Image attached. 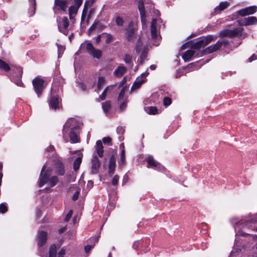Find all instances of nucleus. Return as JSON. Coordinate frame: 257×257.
Returning a JSON list of instances; mask_svg holds the SVG:
<instances>
[{
    "instance_id": "2f4dec72",
    "label": "nucleus",
    "mask_w": 257,
    "mask_h": 257,
    "mask_svg": "<svg viewBox=\"0 0 257 257\" xmlns=\"http://www.w3.org/2000/svg\"><path fill=\"white\" fill-rule=\"evenodd\" d=\"M102 107L103 111L105 113H107L109 111V109L110 107V103L109 101H105L102 103Z\"/></svg>"
},
{
    "instance_id": "aec40b11",
    "label": "nucleus",
    "mask_w": 257,
    "mask_h": 257,
    "mask_svg": "<svg viewBox=\"0 0 257 257\" xmlns=\"http://www.w3.org/2000/svg\"><path fill=\"white\" fill-rule=\"evenodd\" d=\"M108 167L109 173L110 175L113 174L115 167V160L113 156H111L110 158Z\"/></svg>"
},
{
    "instance_id": "a211bd4d",
    "label": "nucleus",
    "mask_w": 257,
    "mask_h": 257,
    "mask_svg": "<svg viewBox=\"0 0 257 257\" xmlns=\"http://www.w3.org/2000/svg\"><path fill=\"white\" fill-rule=\"evenodd\" d=\"M126 71V69L125 67L119 66L114 70L113 74L116 77H120L122 76Z\"/></svg>"
},
{
    "instance_id": "e433bc0d",
    "label": "nucleus",
    "mask_w": 257,
    "mask_h": 257,
    "mask_svg": "<svg viewBox=\"0 0 257 257\" xmlns=\"http://www.w3.org/2000/svg\"><path fill=\"white\" fill-rule=\"evenodd\" d=\"M125 91H126V88L124 87L122 88V89L121 90L120 92L119 93V95H118V100L119 101H121V100H122L123 101L124 100L123 97H124Z\"/></svg>"
},
{
    "instance_id": "393cba45",
    "label": "nucleus",
    "mask_w": 257,
    "mask_h": 257,
    "mask_svg": "<svg viewBox=\"0 0 257 257\" xmlns=\"http://www.w3.org/2000/svg\"><path fill=\"white\" fill-rule=\"evenodd\" d=\"M247 25H253L257 24V18L251 16L246 18Z\"/></svg>"
},
{
    "instance_id": "4468645a",
    "label": "nucleus",
    "mask_w": 257,
    "mask_h": 257,
    "mask_svg": "<svg viewBox=\"0 0 257 257\" xmlns=\"http://www.w3.org/2000/svg\"><path fill=\"white\" fill-rule=\"evenodd\" d=\"M93 158L92 160V166H91V170L93 174L96 173L100 167V163L99 159L97 158L96 156H95V154H94Z\"/></svg>"
},
{
    "instance_id": "dca6fc26",
    "label": "nucleus",
    "mask_w": 257,
    "mask_h": 257,
    "mask_svg": "<svg viewBox=\"0 0 257 257\" xmlns=\"http://www.w3.org/2000/svg\"><path fill=\"white\" fill-rule=\"evenodd\" d=\"M95 153L99 157H102L103 155V147L101 140H98L96 143Z\"/></svg>"
},
{
    "instance_id": "774afa93",
    "label": "nucleus",
    "mask_w": 257,
    "mask_h": 257,
    "mask_svg": "<svg viewBox=\"0 0 257 257\" xmlns=\"http://www.w3.org/2000/svg\"><path fill=\"white\" fill-rule=\"evenodd\" d=\"M154 44L157 46L158 45V44L157 43H155V42L154 43Z\"/></svg>"
},
{
    "instance_id": "4d7b16f0",
    "label": "nucleus",
    "mask_w": 257,
    "mask_h": 257,
    "mask_svg": "<svg viewBox=\"0 0 257 257\" xmlns=\"http://www.w3.org/2000/svg\"><path fill=\"white\" fill-rule=\"evenodd\" d=\"M79 194V191H76L73 196V199L76 200L78 199Z\"/></svg>"
},
{
    "instance_id": "4c0bfd02",
    "label": "nucleus",
    "mask_w": 257,
    "mask_h": 257,
    "mask_svg": "<svg viewBox=\"0 0 257 257\" xmlns=\"http://www.w3.org/2000/svg\"><path fill=\"white\" fill-rule=\"evenodd\" d=\"M172 100L168 97H165L163 99V104L165 106H168L171 104Z\"/></svg>"
},
{
    "instance_id": "13d9d810",
    "label": "nucleus",
    "mask_w": 257,
    "mask_h": 257,
    "mask_svg": "<svg viewBox=\"0 0 257 257\" xmlns=\"http://www.w3.org/2000/svg\"><path fill=\"white\" fill-rule=\"evenodd\" d=\"M92 247H93L92 245H88L86 246L85 248L86 252H88L91 249V248Z\"/></svg>"
},
{
    "instance_id": "5701e85b",
    "label": "nucleus",
    "mask_w": 257,
    "mask_h": 257,
    "mask_svg": "<svg viewBox=\"0 0 257 257\" xmlns=\"http://www.w3.org/2000/svg\"><path fill=\"white\" fill-rule=\"evenodd\" d=\"M206 45L204 44L203 41H202V39L197 42L193 44L191 48L192 49L199 50L202 47H205Z\"/></svg>"
},
{
    "instance_id": "bb28decb",
    "label": "nucleus",
    "mask_w": 257,
    "mask_h": 257,
    "mask_svg": "<svg viewBox=\"0 0 257 257\" xmlns=\"http://www.w3.org/2000/svg\"><path fill=\"white\" fill-rule=\"evenodd\" d=\"M125 163V151L124 150H121L120 152V158L119 161V165L120 166H123Z\"/></svg>"
},
{
    "instance_id": "4be33fe9",
    "label": "nucleus",
    "mask_w": 257,
    "mask_h": 257,
    "mask_svg": "<svg viewBox=\"0 0 257 257\" xmlns=\"http://www.w3.org/2000/svg\"><path fill=\"white\" fill-rule=\"evenodd\" d=\"M56 173L59 175H63L64 174V169L63 164L58 162L55 167Z\"/></svg>"
},
{
    "instance_id": "0eeeda50",
    "label": "nucleus",
    "mask_w": 257,
    "mask_h": 257,
    "mask_svg": "<svg viewBox=\"0 0 257 257\" xmlns=\"http://www.w3.org/2000/svg\"><path fill=\"white\" fill-rule=\"evenodd\" d=\"M69 22L67 17L63 18L61 22L58 24V29L60 32L65 35H67L68 32Z\"/></svg>"
},
{
    "instance_id": "ddd939ff",
    "label": "nucleus",
    "mask_w": 257,
    "mask_h": 257,
    "mask_svg": "<svg viewBox=\"0 0 257 257\" xmlns=\"http://www.w3.org/2000/svg\"><path fill=\"white\" fill-rule=\"evenodd\" d=\"M65 251L62 248L58 253V257H64ZM57 253V247L55 244L52 245L49 249V257H56Z\"/></svg>"
},
{
    "instance_id": "9b49d317",
    "label": "nucleus",
    "mask_w": 257,
    "mask_h": 257,
    "mask_svg": "<svg viewBox=\"0 0 257 257\" xmlns=\"http://www.w3.org/2000/svg\"><path fill=\"white\" fill-rule=\"evenodd\" d=\"M45 166H43L39 179V186L40 187H42L45 183L49 181V178L51 175V172L47 170L45 173L42 176V172L44 171Z\"/></svg>"
},
{
    "instance_id": "473e14b6",
    "label": "nucleus",
    "mask_w": 257,
    "mask_h": 257,
    "mask_svg": "<svg viewBox=\"0 0 257 257\" xmlns=\"http://www.w3.org/2000/svg\"><path fill=\"white\" fill-rule=\"evenodd\" d=\"M105 79L103 77H99L98 80L97 88L99 90L102 88L105 84Z\"/></svg>"
},
{
    "instance_id": "a878e982",
    "label": "nucleus",
    "mask_w": 257,
    "mask_h": 257,
    "mask_svg": "<svg viewBox=\"0 0 257 257\" xmlns=\"http://www.w3.org/2000/svg\"><path fill=\"white\" fill-rule=\"evenodd\" d=\"M214 38V37L212 35H208L206 37L203 38L202 40L203 41L204 44L206 46L213 40Z\"/></svg>"
},
{
    "instance_id": "49530a36",
    "label": "nucleus",
    "mask_w": 257,
    "mask_h": 257,
    "mask_svg": "<svg viewBox=\"0 0 257 257\" xmlns=\"http://www.w3.org/2000/svg\"><path fill=\"white\" fill-rule=\"evenodd\" d=\"M119 177L117 175H115L112 180V184L113 185H116L118 181Z\"/></svg>"
},
{
    "instance_id": "423d86ee",
    "label": "nucleus",
    "mask_w": 257,
    "mask_h": 257,
    "mask_svg": "<svg viewBox=\"0 0 257 257\" xmlns=\"http://www.w3.org/2000/svg\"><path fill=\"white\" fill-rule=\"evenodd\" d=\"M149 74V72L146 71L142 74L140 77H138L134 83L132 88V90H136L139 88L146 81V77Z\"/></svg>"
},
{
    "instance_id": "c756f323",
    "label": "nucleus",
    "mask_w": 257,
    "mask_h": 257,
    "mask_svg": "<svg viewBox=\"0 0 257 257\" xmlns=\"http://www.w3.org/2000/svg\"><path fill=\"white\" fill-rule=\"evenodd\" d=\"M229 5V3L227 2H221L219 5L215 9L216 11L219 10V11H222L226 9Z\"/></svg>"
},
{
    "instance_id": "6e6d98bb",
    "label": "nucleus",
    "mask_w": 257,
    "mask_h": 257,
    "mask_svg": "<svg viewBox=\"0 0 257 257\" xmlns=\"http://www.w3.org/2000/svg\"><path fill=\"white\" fill-rule=\"evenodd\" d=\"M256 59H257V56L255 54H253L249 58L248 61L251 62Z\"/></svg>"
},
{
    "instance_id": "f704fd0d",
    "label": "nucleus",
    "mask_w": 257,
    "mask_h": 257,
    "mask_svg": "<svg viewBox=\"0 0 257 257\" xmlns=\"http://www.w3.org/2000/svg\"><path fill=\"white\" fill-rule=\"evenodd\" d=\"M140 15H141V21H142L143 27V28L146 27H147V25H146L147 20H146V15H145V12L143 13V14H140Z\"/></svg>"
},
{
    "instance_id": "39448f33",
    "label": "nucleus",
    "mask_w": 257,
    "mask_h": 257,
    "mask_svg": "<svg viewBox=\"0 0 257 257\" xmlns=\"http://www.w3.org/2000/svg\"><path fill=\"white\" fill-rule=\"evenodd\" d=\"M136 50L137 53H141L140 58L138 61L140 63L142 64L147 56L148 48L143 45L141 40H138L136 46Z\"/></svg>"
},
{
    "instance_id": "58836bf2",
    "label": "nucleus",
    "mask_w": 257,
    "mask_h": 257,
    "mask_svg": "<svg viewBox=\"0 0 257 257\" xmlns=\"http://www.w3.org/2000/svg\"><path fill=\"white\" fill-rule=\"evenodd\" d=\"M8 210L7 206L5 203L0 204V212L2 213H6Z\"/></svg>"
},
{
    "instance_id": "79ce46f5",
    "label": "nucleus",
    "mask_w": 257,
    "mask_h": 257,
    "mask_svg": "<svg viewBox=\"0 0 257 257\" xmlns=\"http://www.w3.org/2000/svg\"><path fill=\"white\" fill-rule=\"evenodd\" d=\"M132 59V57L131 55L128 54H126L125 55L124 58V61L126 63L129 64L131 62Z\"/></svg>"
},
{
    "instance_id": "72a5a7b5",
    "label": "nucleus",
    "mask_w": 257,
    "mask_h": 257,
    "mask_svg": "<svg viewBox=\"0 0 257 257\" xmlns=\"http://www.w3.org/2000/svg\"><path fill=\"white\" fill-rule=\"evenodd\" d=\"M0 69H2L5 71H8L10 70V68L8 64L0 60Z\"/></svg>"
},
{
    "instance_id": "c9c22d12",
    "label": "nucleus",
    "mask_w": 257,
    "mask_h": 257,
    "mask_svg": "<svg viewBox=\"0 0 257 257\" xmlns=\"http://www.w3.org/2000/svg\"><path fill=\"white\" fill-rule=\"evenodd\" d=\"M138 8L140 14H143L145 12L144 2L142 1H140L138 3Z\"/></svg>"
},
{
    "instance_id": "6e6552de",
    "label": "nucleus",
    "mask_w": 257,
    "mask_h": 257,
    "mask_svg": "<svg viewBox=\"0 0 257 257\" xmlns=\"http://www.w3.org/2000/svg\"><path fill=\"white\" fill-rule=\"evenodd\" d=\"M257 11V7L255 6L246 7L237 11V14L242 17L252 15Z\"/></svg>"
},
{
    "instance_id": "b1692460",
    "label": "nucleus",
    "mask_w": 257,
    "mask_h": 257,
    "mask_svg": "<svg viewBox=\"0 0 257 257\" xmlns=\"http://www.w3.org/2000/svg\"><path fill=\"white\" fill-rule=\"evenodd\" d=\"M147 161L150 167H157L159 165V163L156 162L151 156L148 157L147 159Z\"/></svg>"
},
{
    "instance_id": "2eb2a0df",
    "label": "nucleus",
    "mask_w": 257,
    "mask_h": 257,
    "mask_svg": "<svg viewBox=\"0 0 257 257\" xmlns=\"http://www.w3.org/2000/svg\"><path fill=\"white\" fill-rule=\"evenodd\" d=\"M47 234L45 231H41L39 232L38 236V244L39 246L43 245L46 242Z\"/></svg>"
},
{
    "instance_id": "e2e57ef3",
    "label": "nucleus",
    "mask_w": 257,
    "mask_h": 257,
    "mask_svg": "<svg viewBox=\"0 0 257 257\" xmlns=\"http://www.w3.org/2000/svg\"><path fill=\"white\" fill-rule=\"evenodd\" d=\"M120 148L121 149V150H124V147L123 143H122L120 145Z\"/></svg>"
},
{
    "instance_id": "37998d69",
    "label": "nucleus",
    "mask_w": 257,
    "mask_h": 257,
    "mask_svg": "<svg viewBox=\"0 0 257 257\" xmlns=\"http://www.w3.org/2000/svg\"><path fill=\"white\" fill-rule=\"evenodd\" d=\"M69 16H70V18L71 19L72 18V14H76L77 13V10L73 7H71L69 9Z\"/></svg>"
},
{
    "instance_id": "cd10ccee",
    "label": "nucleus",
    "mask_w": 257,
    "mask_h": 257,
    "mask_svg": "<svg viewBox=\"0 0 257 257\" xmlns=\"http://www.w3.org/2000/svg\"><path fill=\"white\" fill-rule=\"evenodd\" d=\"M81 163V158L80 157H77L74 161L73 164V168L75 171L78 170L80 165Z\"/></svg>"
},
{
    "instance_id": "864d4df0",
    "label": "nucleus",
    "mask_w": 257,
    "mask_h": 257,
    "mask_svg": "<svg viewBox=\"0 0 257 257\" xmlns=\"http://www.w3.org/2000/svg\"><path fill=\"white\" fill-rule=\"evenodd\" d=\"M117 132L120 135H122L124 132V129L122 127H117Z\"/></svg>"
},
{
    "instance_id": "603ef678",
    "label": "nucleus",
    "mask_w": 257,
    "mask_h": 257,
    "mask_svg": "<svg viewBox=\"0 0 257 257\" xmlns=\"http://www.w3.org/2000/svg\"><path fill=\"white\" fill-rule=\"evenodd\" d=\"M82 0H74V4L76 7L79 8L82 4Z\"/></svg>"
},
{
    "instance_id": "c85d7f7f",
    "label": "nucleus",
    "mask_w": 257,
    "mask_h": 257,
    "mask_svg": "<svg viewBox=\"0 0 257 257\" xmlns=\"http://www.w3.org/2000/svg\"><path fill=\"white\" fill-rule=\"evenodd\" d=\"M58 182V178L57 176L52 177L48 181V184L51 187L55 186Z\"/></svg>"
},
{
    "instance_id": "ea45409f",
    "label": "nucleus",
    "mask_w": 257,
    "mask_h": 257,
    "mask_svg": "<svg viewBox=\"0 0 257 257\" xmlns=\"http://www.w3.org/2000/svg\"><path fill=\"white\" fill-rule=\"evenodd\" d=\"M237 23L240 26H248L246 18L237 20Z\"/></svg>"
},
{
    "instance_id": "680f3d73",
    "label": "nucleus",
    "mask_w": 257,
    "mask_h": 257,
    "mask_svg": "<svg viewBox=\"0 0 257 257\" xmlns=\"http://www.w3.org/2000/svg\"><path fill=\"white\" fill-rule=\"evenodd\" d=\"M17 84L18 85V86H22L23 85V83L21 81H20L19 82H18L17 83Z\"/></svg>"
},
{
    "instance_id": "0e129e2a",
    "label": "nucleus",
    "mask_w": 257,
    "mask_h": 257,
    "mask_svg": "<svg viewBox=\"0 0 257 257\" xmlns=\"http://www.w3.org/2000/svg\"><path fill=\"white\" fill-rule=\"evenodd\" d=\"M118 139H119V140H120V141H121V140H122L123 139V138H122V136H119Z\"/></svg>"
},
{
    "instance_id": "09e8293b",
    "label": "nucleus",
    "mask_w": 257,
    "mask_h": 257,
    "mask_svg": "<svg viewBox=\"0 0 257 257\" xmlns=\"http://www.w3.org/2000/svg\"><path fill=\"white\" fill-rule=\"evenodd\" d=\"M113 40V36L111 34H107L106 36V38L105 40V42L106 43H109L111 42Z\"/></svg>"
},
{
    "instance_id": "69168bd1",
    "label": "nucleus",
    "mask_w": 257,
    "mask_h": 257,
    "mask_svg": "<svg viewBox=\"0 0 257 257\" xmlns=\"http://www.w3.org/2000/svg\"><path fill=\"white\" fill-rule=\"evenodd\" d=\"M222 42V44L224 43L225 45H227L228 43V41H224V42Z\"/></svg>"
},
{
    "instance_id": "de8ad7c7",
    "label": "nucleus",
    "mask_w": 257,
    "mask_h": 257,
    "mask_svg": "<svg viewBox=\"0 0 257 257\" xmlns=\"http://www.w3.org/2000/svg\"><path fill=\"white\" fill-rule=\"evenodd\" d=\"M149 113L150 114H156L157 111V108L154 107H149Z\"/></svg>"
},
{
    "instance_id": "052dcab7",
    "label": "nucleus",
    "mask_w": 257,
    "mask_h": 257,
    "mask_svg": "<svg viewBox=\"0 0 257 257\" xmlns=\"http://www.w3.org/2000/svg\"><path fill=\"white\" fill-rule=\"evenodd\" d=\"M150 68L151 70H154L156 68V66L155 65H152L150 66Z\"/></svg>"
},
{
    "instance_id": "a19ab883",
    "label": "nucleus",
    "mask_w": 257,
    "mask_h": 257,
    "mask_svg": "<svg viewBox=\"0 0 257 257\" xmlns=\"http://www.w3.org/2000/svg\"><path fill=\"white\" fill-rule=\"evenodd\" d=\"M108 88H109V86L106 87L103 90L101 95H100L99 97L101 100H104L105 99L107 91Z\"/></svg>"
},
{
    "instance_id": "8fccbe9b",
    "label": "nucleus",
    "mask_w": 257,
    "mask_h": 257,
    "mask_svg": "<svg viewBox=\"0 0 257 257\" xmlns=\"http://www.w3.org/2000/svg\"><path fill=\"white\" fill-rule=\"evenodd\" d=\"M72 214H73L72 211V210H70L69 211V212L68 213V214L66 215V216L65 217V220L66 221H68L70 219V218L71 217V216L72 215Z\"/></svg>"
},
{
    "instance_id": "6ab92c4d",
    "label": "nucleus",
    "mask_w": 257,
    "mask_h": 257,
    "mask_svg": "<svg viewBox=\"0 0 257 257\" xmlns=\"http://www.w3.org/2000/svg\"><path fill=\"white\" fill-rule=\"evenodd\" d=\"M257 222V219L255 215H249L246 217L244 220L245 225L249 226L251 223H254Z\"/></svg>"
},
{
    "instance_id": "bf43d9fd",
    "label": "nucleus",
    "mask_w": 257,
    "mask_h": 257,
    "mask_svg": "<svg viewBox=\"0 0 257 257\" xmlns=\"http://www.w3.org/2000/svg\"><path fill=\"white\" fill-rule=\"evenodd\" d=\"M100 40H101V37L99 35L97 36L96 39V43H99L100 42Z\"/></svg>"
},
{
    "instance_id": "7c9ffc66",
    "label": "nucleus",
    "mask_w": 257,
    "mask_h": 257,
    "mask_svg": "<svg viewBox=\"0 0 257 257\" xmlns=\"http://www.w3.org/2000/svg\"><path fill=\"white\" fill-rule=\"evenodd\" d=\"M134 33L132 29L127 30L126 32V37L128 41H132L134 38Z\"/></svg>"
},
{
    "instance_id": "338daca9",
    "label": "nucleus",
    "mask_w": 257,
    "mask_h": 257,
    "mask_svg": "<svg viewBox=\"0 0 257 257\" xmlns=\"http://www.w3.org/2000/svg\"><path fill=\"white\" fill-rule=\"evenodd\" d=\"M108 257H112L111 253H109Z\"/></svg>"
},
{
    "instance_id": "f8f14e48",
    "label": "nucleus",
    "mask_w": 257,
    "mask_h": 257,
    "mask_svg": "<svg viewBox=\"0 0 257 257\" xmlns=\"http://www.w3.org/2000/svg\"><path fill=\"white\" fill-rule=\"evenodd\" d=\"M222 45V41H218L215 44L212 45L206 48L203 53L204 54L212 53L219 50Z\"/></svg>"
},
{
    "instance_id": "1a4fd4ad",
    "label": "nucleus",
    "mask_w": 257,
    "mask_h": 257,
    "mask_svg": "<svg viewBox=\"0 0 257 257\" xmlns=\"http://www.w3.org/2000/svg\"><path fill=\"white\" fill-rule=\"evenodd\" d=\"M151 33L152 39L154 40H159L160 39V35L157 28V20L153 19L152 20L151 25Z\"/></svg>"
},
{
    "instance_id": "5fc2aeb1",
    "label": "nucleus",
    "mask_w": 257,
    "mask_h": 257,
    "mask_svg": "<svg viewBox=\"0 0 257 257\" xmlns=\"http://www.w3.org/2000/svg\"><path fill=\"white\" fill-rule=\"evenodd\" d=\"M125 106H126V102H124V101H123L122 102L120 103V109L121 110H124V109L125 108Z\"/></svg>"
},
{
    "instance_id": "7ed1b4c3",
    "label": "nucleus",
    "mask_w": 257,
    "mask_h": 257,
    "mask_svg": "<svg viewBox=\"0 0 257 257\" xmlns=\"http://www.w3.org/2000/svg\"><path fill=\"white\" fill-rule=\"evenodd\" d=\"M81 47L85 49L87 53L94 58L100 59L102 56V51L94 48L92 44L88 42L85 41L82 44Z\"/></svg>"
},
{
    "instance_id": "f03ea898",
    "label": "nucleus",
    "mask_w": 257,
    "mask_h": 257,
    "mask_svg": "<svg viewBox=\"0 0 257 257\" xmlns=\"http://www.w3.org/2000/svg\"><path fill=\"white\" fill-rule=\"evenodd\" d=\"M243 30V28L241 27L236 28L233 30L225 29L220 32L219 36L222 37H226L230 38L239 37L242 36Z\"/></svg>"
},
{
    "instance_id": "f3484780",
    "label": "nucleus",
    "mask_w": 257,
    "mask_h": 257,
    "mask_svg": "<svg viewBox=\"0 0 257 257\" xmlns=\"http://www.w3.org/2000/svg\"><path fill=\"white\" fill-rule=\"evenodd\" d=\"M49 106L51 108L56 110L59 108V99L58 97H53L49 101Z\"/></svg>"
},
{
    "instance_id": "c03bdc74",
    "label": "nucleus",
    "mask_w": 257,
    "mask_h": 257,
    "mask_svg": "<svg viewBox=\"0 0 257 257\" xmlns=\"http://www.w3.org/2000/svg\"><path fill=\"white\" fill-rule=\"evenodd\" d=\"M102 141L104 144H107L109 145H111V139L110 137H104L103 138Z\"/></svg>"
},
{
    "instance_id": "f257e3e1",
    "label": "nucleus",
    "mask_w": 257,
    "mask_h": 257,
    "mask_svg": "<svg viewBox=\"0 0 257 257\" xmlns=\"http://www.w3.org/2000/svg\"><path fill=\"white\" fill-rule=\"evenodd\" d=\"M76 120L74 118H69L64 124V128L72 127L70 133L71 141L73 143L79 142L78 135L79 134V126H75Z\"/></svg>"
},
{
    "instance_id": "3c124183",
    "label": "nucleus",
    "mask_w": 257,
    "mask_h": 257,
    "mask_svg": "<svg viewBox=\"0 0 257 257\" xmlns=\"http://www.w3.org/2000/svg\"><path fill=\"white\" fill-rule=\"evenodd\" d=\"M3 167V163L0 162V186L1 185V184H2V179L3 177V173L2 172Z\"/></svg>"
},
{
    "instance_id": "20e7f679",
    "label": "nucleus",
    "mask_w": 257,
    "mask_h": 257,
    "mask_svg": "<svg viewBox=\"0 0 257 257\" xmlns=\"http://www.w3.org/2000/svg\"><path fill=\"white\" fill-rule=\"evenodd\" d=\"M32 83L35 92L38 96H40L46 85L44 80L40 77H37L33 80Z\"/></svg>"
},
{
    "instance_id": "a18cd8bd",
    "label": "nucleus",
    "mask_w": 257,
    "mask_h": 257,
    "mask_svg": "<svg viewBox=\"0 0 257 257\" xmlns=\"http://www.w3.org/2000/svg\"><path fill=\"white\" fill-rule=\"evenodd\" d=\"M115 21H116V24L118 26H121L123 25V19L119 17H118L116 18Z\"/></svg>"
},
{
    "instance_id": "412c9836",
    "label": "nucleus",
    "mask_w": 257,
    "mask_h": 257,
    "mask_svg": "<svg viewBox=\"0 0 257 257\" xmlns=\"http://www.w3.org/2000/svg\"><path fill=\"white\" fill-rule=\"evenodd\" d=\"M195 54V51L192 50H187L182 56L185 61H189Z\"/></svg>"
},
{
    "instance_id": "9d476101",
    "label": "nucleus",
    "mask_w": 257,
    "mask_h": 257,
    "mask_svg": "<svg viewBox=\"0 0 257 257\" xmlns=\"http://www.w3.org/2000/svg\"><path fill=\"white\" fill-rule=\"evenodd\" d=\"M67 8L66 3L62 0H55L53 10L55 13H58L60 11H65Z\"/></svg>"
}]
</instances>
